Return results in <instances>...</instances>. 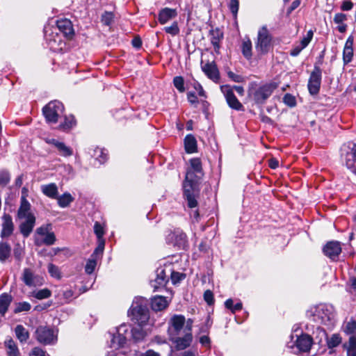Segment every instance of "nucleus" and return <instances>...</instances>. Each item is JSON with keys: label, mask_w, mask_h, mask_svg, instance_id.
<instances>
[{"label": "nucleus", "mask_w": 356, "mask_h": 356, "mask_svg": "<svg viewBox=\"0 0 356 356\" xmlns=\"http://www.w3.org/2000/svg\"><path fill=\"white\" fill-rule=\"evenodd\" d=\"M191 166L188 169L183 184L184 195L190 208L197 207L196 197L198 194V182L203 176L202 163L200 159L190 160Z\"/></svg>", "instance_id": "obj_1"}, {"label": "nucleus", "mask_w": 356, "mask_h": 356, "mask_svg": "<svg viewBox=\"0 0 356 356\" xmlns=\"http://www.w3.org/2000/svg\"><path fill=\"white\" fill-rule=\"evenodd\" d=\"M312 321L332 327L336 322L335 311L332 305L319 304L312 307L307 313Z\"/></svg>", "instance_id": "obj_2"}, {"label": "nucleus", "mask_w": 356, "mask_h": 356, "mask_svg": "<svg viewBox=\"0 0 356 356\" xmlns=\"http://www.w3.org/2000/svg\"><path fill=\"white\" fill-rule=\"evenodd\" d=\"M149 302L147 299L143 297H136L132 302L129 312L132 318L138 324L147 325L149 323Z\"/></svg>", "instance_id": "obj_3"}, {"label": "nucleus", "mask_w": 356, "mask_h": 356, "mask_svg": "<svg viewBox=\"0 0 356 356\" xmlns=\"http://www.w3.org/2000/svg\"><path fill=\"white\" fill-rule=\"evenodd\" d=\"M289 338V341L286 342V347L295 354L308 353L313 345V339L306 333L298 336L291 334Z\"/></svg>", "instance_id": "obj_4"}, {"label": "nucleus", "mask_w": 356, "mask_h": 356, "mask_svg": "<svg viewBox=\"0 0 356 356\" xmlns=\"http://www.w3.org/2000/svg\"><path fill=\"white\" fill-rule=\"evenodd\" d=\"M63 111V104L57 100L50 102L42 109L43 115L49 123H56Z\"/></svg>", "instance_id": "obj_5"}, {"label": "nucleus", "mask_w": 356, "mask_h": 356, "mask_svg": "<svg viewBox=\"0 0 356 356\" xmlns=\"http://www.w3.org/2000/svg\"><path fill=\"white\" fill-rule=\"evenodd\" d=\"M38 341L44 345H53L57 341V332L47 326H39L35 330Z\"/></svg>", "instance_id": "obj_6"}, {"label": "nucleus", "mask_w": 356, "mask_h": 356, "mask_svg": "<svg viewBox=\"0 0 356 356\" xmlns=\"http://www.w3.org/2000/svg\"><path fill=\"white\" fill-rule=\"evenodd\" d=\"M129 326L122 324L116 328L115 331L113 333L109 332L111 337L110 347L114 349H118L123 347L127 341L126 334L128 332Z\"/></svg>", "instance_id": "obj_7"}, {"label": "nucleus", "mask_w": 356, "mask_h": 356, "mask_svg": "<svg viewBox=\"0 0 356 356\" xmlns=\"http://www.w3.org/2000/svg\"><path fill=\"white\" fill-rule=\"evenodd\" d=\"M346 168L356 176V143L348 145L341 154Z\"/></svg>", "instance_id": "obj_8"}, {"label": "nucleus", "mask_w": 356, "mask_h": 356, "mask_svg": "<svg viewBox=\"0 0 356 356\" xmlns=\"http://www.w3.org/2000/svg\"><path fill=\"white\" fill-rule=\"evenodd\" d=\"M272 38L266 27L262 26L258 31L256 49L262 54L267 53L270 49Z\"/></svg>", "instance_id": "obj_9"}, {"label": "nucleus", "mask_w": 356, "mask_h": 356, "mask_svg": "<svg viewBox=\"0 0 356 356\" xmlns=\"http://www.w3.org/2000/svg\"><path fill=\"white\" fill-rule=\"evenodd\" d=\"M167 242L180 250H184L188 245V240L186 234L179 229H175L167 236Z\"/></svg>", "instance_id": "obj_10"}, {"label": "nucleus", "mask_w": 356, "mask_h": 356, "mask_svg": "<svg viewBox=\"0 0 356 356\" xmlns=\"http://www.w3.org/2000/svg\"><path fill=\"white\" fill-rule=\"evenodd\" d=\"M168 332L170 337L179 336L181 331L184 333L185 317L175 314L171 317L168 323Z\"/></svg>", "instance_id": "obj_11"}, {"label": "nucleus", "mask_w": 356, "mask_h": 356, "mask_svg": "<svg viewBox=\"0 0 356 356\" xmlns=\"http://www.w3.org/2000/svg\"><path fill=\"white\" fill-rule=\"evenodd\" d=\"M1 229L0 236L3 239L8 238L13 234L15 230V225L13 221V218L10 214L4 213L1 217Z\"/></svg>", "instance_id": "obj_12"}, {"label": "nucleus", "mask_w": 356, "mask_h": 356, "mask_svg": "<svg viewBox=\"0 0 356 356\" xmlns=\"http://www.w3.org/2000/svg\"><path fill=\"white\" fill-rule=\"evenodd\" d=\"M201 68L208 78L213 81H218L220 78L219 71L214 61H201Z\"/></svg>", "instance_id": "obj_13"}, {"label": "nucleus", "mask_w": 356, "mask_h": 356, "mask_svg": "<svg viewBox=\"0 0 356 356\" xmlns=\"http://www.w3.org/2000/svg\"><path fill=\"white\" fill-rule=\"evenodd\" d=\"M167 282L168 276L165 275V270L163 267H159L155 272V278L150 281V284L155 291L165 286Z\"/></svg>", "instance_id": "obj_14"}, {"label": "nucleus", "mask_w": 356, "mask_h": 356, "mask_svg": "<svg viewBox=\"0 0 356 356\" xmlns=\"http://www.w3.org/2000/svg\"><path fill=\"white\" fill-rule=\"evenodd\" d=\"M324 254L332 260H335L341 252V247L338 241H330L323 248Z\"/></svg>", "instance_id": "obj_15"}, {"label": "nucleus", "mask_w": 356, "mask_h": 356, "mask_svg": "<svg viewBox=\"0 0 356 356\" xmlns=\"http://www.w3.org/2000/svg\"><path fill=\"white\" fill-rule=\"evenodd\" d=\"M56 26L58 30L63 34L67 38H72L74 35L72 24L70 19H60L57 20Z\"/></svg>", "instance_id": "obj_16"}, {"label": "nucleus", "mask_w": 356, "mask_h": 356, "mask_svg": "<svg viewBox=\"0 0 356 356\" xmlns=\"http://www.w3.org/2000/svg\"><path fill=\"white\" fill-rule=\"evenodd\" d=\"M353 42L354 38L352 35H350L346 41L343 50V61L344 65L350 63L353 58Z\"/></svg>", "instance_id": "obj_17"}, {"label": "nucleus", "mask_w": 356, "mask_h": 356, "mask_svg": "<svg viewBox=\"0 0 356 356\" xmlns=\"http://www.w3.org/2000/svg\"><path fill=\"white\" fill-rule=\"evenodd\" d=\"M170 340L174 342L179 350H184L188 347L192 341V333L184 332L182 337L179 336L170 337Z\"/></svg>", "instance_id": "obj_18"}, {"label": "nucleus", "mask_w": 356, "mask_h": 356, "mask_svg": "<svg viewBox=\"0 0 356 356\" xmlns=\"http://www.w3.org/2000/svg\"><path fill=\"white\" fill-rule=\"evenodd\" d=\"M35 224V218L34 215H29L25 218V220L19 225V229L24 237H28L32 232Z\"/></svg>", "instance_id": "obj_19"}, {"label": "nucleus", "mask_w": 356, "mask_h": 356, "mask_svg": "<svg viewBox=\"0 0 356 356\" xmlns=\"http://www.w3.org/2000/svg\"><path fill=\"white\" fill-rule=\"evenodd\" d=\"M177 16V11L176 9L164 8L159 11L158 19L160 24H165L170 20L175 18Z\"/></svg>", "instance_id": "obj_20"}, {"label": "nucleus", "mask_w": 356, "mask_h": 356, "mask_svg": "<svg viewBox=\"0 0 356 356\" xmlns=\"http://www.w3.org/2000/svg\"><path fill=\"white\" fill-rule=\"evenodd\" d=\"M22 280L29 286H35L41 284L40 278L35 276L29 268H25L23 271Z\"/></svg>", "instance_id": "obj_21"}, {"label": "nucleus", "mask_w": 356, "mask_h": 356, "mask_svg": "<svg viewBox=\"0 0 356 356\" xmlns=\"http://www.w3.org/2000/svg\"><path fill=\"white\" fill-rule=\"evenodd\" d=\"M271 95V90H248V95L256 103L262 104Z\"/></svg>", "instance_id": "obj_22"}, {"label": "nucleus", "mask_w": 356, "mask_h": 356, "mask_svg": "<svg viewBox=\"0 0 356 356\" xmlns=\"http://www.w3.org/2000/svg\"><path fill=\"white\" fill-rule=\"evenodd\" d=\"M226 101L229 106L236 111H242L243 106L242 104L238 100L236 97L234 95L233 90H225L224 92Z\"/></svg>", "instance_id": "obj_23"}, {"label": "nucleus", "mask_w": 356, "mask_h": 356, "mask_svg": "<svg viewBox=\"0 0 356 356\" xmlns=\"http://www.w3.org/2000/svg\"><path fill=\"white\" fill-rule=\"evenodd\" d=\"M7 356H20V352L17 343L12 338H8L4 341Z\"/></svg>", "instance_id": "obj_24"}, {"label": "nucleus", "mask_w": 356, "mask_h": 356, "mask_svg": "<svg viewBox=\"0 0 356 356\" xmlns=\"http://www.w3.org/2000/svg\"><path fill=\"white\" fill-rule=\"evenodd\" d=\"M168 306L166 298L163 296H154L151 300V307L154 311H161Z\"/></svg>", "instance_id": "obj_25"}, {"label": "nucleus", "mask_w": 356, "mask_h": 356, "mask_svg": "<svg viewBox=\"0 0 356 356\" xmlns=\"http://www.w3.org/2000/svg\"><path fill=\"white\" fill-rule=\"evenodd\" d=\"M321 72L316 69L312 74L308 83V89H319L321 86Z\"/></svg>", "instance_id": "obj_26"}, {"label": "nucleus", "mask_w": 356, "mask_h": 356, "mask_svg": "<svg viewBox=\"0 0 356 356\" xmlns=\"http://www.w3.org/2000/svg\"><path fill=\"white\" fill-rule=\"evenodd\" d=\"M42 193L51 199H56L57 197L58 191V187L56 184L51 183L49 184L42 185L41 187Z\"/></svg>", "instance_id": "obj_27"}, {"label": "nucleus", "mask_w": 356, "mask_h": 356, "mask_svg": "<svg viewBox=\"0 0 356 356\" xmlns=\"http://www.w3.org/2000/svg\"><path fill=\"white\" fill-rule=\"evenodd\" d=\"M13 298L8 293H4L0 296V314L4 316L12 302Z\"/></svg>", "instance_id": "obj_28"}, {"label": "nucleus", "mask_w": 356, "mask_h": 356, "mask_svg": "<svg viewBox=\"0 0 356 356\" xmlns=\"http://www.w3.org/2000/svg\"><path fill=\"white\" fill-rule=\"evenodd\" d=\"M31 204L28 200L24 197L21 198V204L17 211V216L19 218H25L29 215H33L29 212Z\"/></svg>", "instance_id": "obj_29"}, {"label": "nucleus", "mask_w": 356, "mask_h": 356, "mask_svg": "<svg viewBox=\"0 0 356 356\" xmlns=\"http://www.w3.org/2000/svg\"><path fill=\"white\" fill-rule=\"evenodd\" d=\"M334 22L338 24L337 30L343 33L347 30V24L344 23L347 20V15L342 13L335 14L334 17Z\"/></svg>", "instance_id": "obj_30"}, {"label": "nucleus", "mask_w": 356, "mask_h": 356, "mask_svg": "<svg viewBox=\"0 0 356 356\" xmlns=\"http://www.w3.org/2000/svg\"><path fill=\"white\" fill-rule=\"evenodd\" d=\"M184 147L187 153H194L197 150V141L195 138L191 135H187L184 138Z\"/></svg>", "instance_id": "obj_31"}, {"label": "nucleus", "mask_w": 356, "mask_h": 356, "mask_svg": "<svg viewBox=\"0 0 356 356\" xmlns=\"http://www.w3.org/2000/svg\"><path fill=\"white\" fill-rule=\"evenodd\" d=\"M313 344L318 343L321 344L324 339H327L326 332L322 327L317 326L315 330L312 332Z\"/></svg>", "instance_id": "obj_32"}, {"label": "nucleus", "mask_w": 356, "mask_h": 356, "mask_svg": "<svg viewBox=\"0 0 356 356\" xmlns=\"http://www.w3.org/2000/svg\"><path fill=\"white\" fill-rule=\"evenodd\" d=\"M11 255V246L8 242H0V261L5 262Z\"/></svg>", "instance_id": "obj_33"}, {"label": "nucleus", "mask_w": 356, "mask_h": 356, "mask_svg": "<svg viewBox=\"0 0 356 356\" xmlns=\"http://www.w3.org/2000/svg\"><path fill=\"white\" fill-rule=\"evenodd\" d=\"M56 199L58 200V204L61 208L67 207L74 200L72 195L67 192L61 195H57Z\"/></svg>", "instance_id": "obj_34"}, {"label": "nucleus", "mask_w": 356, "mask_h": 356, "mask_svg": "<svg viewBox=\"0 0 356 356\" xmlns=\"http://www.w3.org/2000/svg\"><path fill=\"white\" fill-rule=\"evenodd\" d=\"M15 332L21 343L26 342L29 338L28 330L22 325H17L15 328Z\"/></svg>", "instance_id": "obj_35"}, {"label": "nucleus", "mask_w": 356, "mask_h": 356, "mask_svg": "<svg viewBox=\"0 0 356 356\" xmlns=\"http://www.w3.org/2000/svg\"><path fill=\"white\" fill-rule=\"evenodd\" d=\"M143 325L138 324L137 326L133 327L131 330L132 337L136 342L142 341L146 335V332L142 327Z\"/></svg>", "instance_id": "obj_36"}, {"label": "nucleus", "mask_w": 356, "mask_h": 356, "mask_svg": "<svg viewBox=\"0 0 356 356\" xmlns=\"http://www.w3.org/2000/svg\"><path fill=\"white\" fill-rule=\"evenodd\" d=\"M56 241L55 234L53 232H48L42 240H40L38 238L35 239V243L37 245H40L42 243L47 245H51L54 243Z\"/></svg>", "instance_id": "obj_37"}, {"label": "nucleus", "mask_w": 356, "mask_h": 356, "mask_svg": "<svg viewBox=\"0 0 356 356\" xmlns=\"http://www.w3.org/2000/svg\"><path fill=\"white\" fill-rule=\"evenodd\" d=\"M211 42L213 44L215 51L218 52L220 48V41L222 38V33H220L218 30H213L211 31Z\"/></svg>", "instance_id": "obj_38"}, {"label": "nucleus", "mask_w": 356, "mask_h": 356, "mask_svg": "<svg viewBox=\"0 0 356 356\" xmlns=\"http://www.w3.org/2000/svg\"><path fill=\"white\" fill-rule=\"evenodd\" d=\"M76 122L74 117L72 115H65L64 122L60 124V129L67 131L76 126Z\"/></svg>", "instance_id": "obj_39"}, {"label": "nucleus", "mask_w": 356, "mask_h": 356, "mask_svg": "<svg viewBox=\"0 0 356 356\" xmlns=\"http://www.w3.org/2000/svg\"><path fill=\"white\" fill-rule=\"evenodd\" d=\"M56 145H57L56 148L57 149L60 155L65 157L72 155V149L67 146L64 143L60 142L58 144Z\"/></svg>", "instance_id": "obj_40"}, {"label": "nucleus", "mask_w": 356, "mask_h": 356, "mask_svg": "<svg viewBox=\"0 0 356 356\" xmlns=\"http://www.w3.org/2000/svg\"><path fill=\"white\" fill-rule=\"evenodd\" d=\"M225 306L227 309H229L233 314L241 310L243 308V305L241 302H238L234 305V301L232 298H229L225 302Z\"/></svg>", "instance_id": "obj_41"}, {"label": "nucleus", "mask_w": 356, "mask_h": 356, "mask_svg": "<svg viewBox=\"0 0 356 356\" xmlns=\"http://www.w3.org/2000/svg\"><path fill=\"white\" fill-rule=\"evenodd\" d=\"M327 344L329 348H333L339 345L341 338L339 334H333L330 338L327 337Z\"/></svg>", "instance_id": "obj_42"}, {"label": "nucleus", "mask_w": 356, "mask_h": 356, "mask_svg": "<svg viewBox=\"0 0 356 356\" xmlns=\"http://www.w3.org/2000/svg\"><path fill=\"white\" fill-rule=\"evenodd\" d=\"M348 356H356V335L350 336L347 347Z\"/></svg>", "instance_id": "obj_43"}, {"label": "nucleus", "mask_w": 356, "mask_h": 356, "mask_svg": "<svg viewBox=\"0 0 356 356\" xmlns=\"http://www.w3.org/2000/svg\"><path fill=\"white\" fill-rule=\"evenodd\" d=\"M92 156L99 161L100 163H104L107 159V153L104 149L97 147L94 149Z\"/></svg>", "instance_id": "obj_44"}, {"label": "nucleus", "mask_w": 356, "mask_h": 356, "mask_svg": "<svg viewBox=\"0 0 356 356\" xmlns=\"http://www.w3.org/2000/svg\"><path fill=\"white\" fill-rule=\"evenodd\" d=\"M343 331L351 336L356 335V321L351 319L343 325Z\"/></svg>", "instance_id": "obj_45"}, {"label": "nucleus", "mask_w": 356, "mask_h": 356, "mask_svg": "<svg viewBox=\"0 0 356 356\" xmlns=\"http://www.w3.org/2000/svg\"><path fill=\"white\" fill-rule=\"evenodd\" d=\"M97 266V257L92 254L90 258L87 261L85 266V271L88 274H91L95 270Z\"/></svg>", "instance_id": "obj_46"}, {"label": "nucleus", "mask_w": 356, "mask_h": 356, "mask_svg": "<svg viewBox=\"0 0 356 356\" xmlns=\"http://www.w3.org/2000/svg\"><path fill=\"white\" fill-rule=\"evenodd\" d=\"M10 181V175L7 170H0V187H6Z\"/></svg>", "instance_id": "obj_47"}, {"label": "nucleus", "mask_w": 356, "mask_h": 356, "mask_svg": "<svg viewBox=\"0 0 356 356\" xmlns=\"http://www.w3.org/2000/svg\"><path fill=\"white\" fill-rule=\"evenodd\" d=\"M242 53L243 56L249 59L252 56V43L250 40L244 41L242 44Z\"/></svg>", "instance_id": "obj_48"}, {"label": "nucleus", "mask_w": 356, "mask_h": 356, "mask_svg": "<svg viewBox=\"0 0 356 356\" xmlns=\"http://www.w3.org/2000/svg\"><path fill=\"white\" fill-rule=\"evenodd\" d=\"M33 296L37 299L42 300L51 296V291L47 289H43L33 293Z\"/></svg>", "instance_id": "obj_49"}, {"label": "nucleus", "mask_w": 356, "mask_h": 356, "mask_svg": "<svg viewBox=\"0 0 356 356\" xmlns=\"http://www.w3.org/2000/svg\"><path fill=\"white\" fill-rule=\"evenodd\" d=\"M283 102L289 107H294L296 105V97L290 93H286L283 97Z\"/></svg>", "instance_id": "obj_50"}, {"label": "nucleus", "mask_w": 356, "mask_h": 356, "mask_svg": "<svg viewBox=\"0 0 356 356\" xmlns=\"http://www.w3.org/2000/svg\"><path fill=\"white\" fill-rule=\"evenodd\" d=\"M31 305L27 302H22L17 303L14 312L15 314L20 313L22 312H28L31 309Z\"/></svg>", "instance_id": "obj_51"}, {"label": "nucleus", "mask_w": 356, "mask_h": 356, "mask_svg": "<svg viewBox=\"0 0 356 356\" xmlns=\"http://www.w3.org/2000/svg\"><path fill=\"white\" fill-rule=\"evenodd\" d=\"M164 31L172 35H177L179 33V29L177 22H173L170 26H165Z\"/></svg>", "instance_id": "obj_52"}, {"label": "nucleus", "mask_w": 356, "mask_h": 356, "mask_svg": "<svg viewBox=\"0 0 356 356\" xmlns=\"http://www.w3.org/2000/svg\"><path fill=\"white\" fill-rule=\"evenodd\" d=\"M48 272L54 277L58 279L60 277L59 268L53 264H49L48 265Z\"/></svg>", "instance_id": "obj_53"}, {"label": "nucleus", "mask_w": 356, "mask_h": 356, "mask_svg": "<svg viewBox=\"0 0 356 356\" xmlns=\"http://www.w3.org/2000/svg\"><path fill=\"white\" fill-rule=\"evenodd\" d=\"M313 31L309 30L307 35L301 40L300 45L304 49L309 44L313 38Z\"/></svg>", "instance_id": "obj_54"}, {"label": "nucleus", "mask_w": 356, "mask_h": 356, "mask_svg": "<svg viewBox=\"0 0 356 356\" xmlns=\"http://www.w3.org/2000/svg\"><path fill=\"white\" fill-rule=\"evenodd\" d=\"M94 231L95 233L98 238V241H100L101 239H103V236L104 234V228L99 223L95 222L94 225Z\"/></svg>", "instance_id": "obj_55"}, {"label": "nucleus", "mask_w": 356, "mask_h": 356, "mask_svg": "<svg viewBox=\"0 0 356 356\" xmlns=\"http://www.w3.org/2000/svg\"><path fill=\"white\" fill-rule=\"evenodd\" d=\"M185 278V275L179 272H171V280L173 284H177Z\"/></svg>", "instance_id": "obj_56"}, {"label": "nucleus", "mask_w": 356, "mask_h": 356, "mask_svg": "<svg viewBox=\"0 0 356 356\" xmlns=\"http://www.w3.org/2000/svg\"><path fill=\"white\" fill-rule=\"evenodd\" d=\"M239 2L238 0H230L229 8L232 13L236 16L238 10Z\"/></svg>", "instance_id": "obj_57"}, {"label": "nucleus", "mask_w": 356, "mask_h": 356, "mask_svg": "<svg viewBox=\"0 0 356 356\" xmlns=\"http://www.w3.org/2000/svg\"><path fill=\"white\" fill-rule=\"evenodd\" d=\"M173 84L177 89H184V80L182 76H177L173 79Z\"/></svg>", "instance_id": "obj_58"}, {"label": "nucleus", "mask_w": 356, "mask_h": 356, "mask_svg": "<svg viewBox=\"0 0 356 356\" xmlns=\"http://www.w3.org/2000/svg\"><path fill=\"white\" fill-rule=\"evenodd\" d=\"M204 299L209 305H213L214 302L213 294L210 290H207L204 293Z\"/></svg>", "instance_id": "obj_59"}, {"label": "nucleus", "mask_w": 356, "mask_h": 356, "mask_svg": "<svg viewBox=\"0 0 356 356\" xmlns=\"http://www.w3.org/2000/svg\"><path fill=\"white\" fill-rule=\"evenodd\" d=\"M50 229V225L41 226L36 229V234L39 236H44L49 232Z\"/></svg>", "instance_id": "obj_60"}, {"label": "nucleus", "mask_w": 356, "mask_h": 356, "mask_svg": "<svg viewBox=\"0 0 356 356\" xmlns=\"http://www.w3.org/2000/svg\"><path fill=\"white\" fill-rule=\"evenodd\" d=\"M353 3L350 0H344L342 1L341 9L343 11L350 10L353 8Z\"/></svg>", "instance_id": "obj_61"}, {"label": "nucleus", "mask_w": 356, "mask_h": 356, "mask_svg": "<svg viewBox=\"0 0 356 356\" xmlns=\"http://www.w3.org/2000/svg\"><path fill=\"white\" fill-rule=\"evenodd\" d=\"M30 356H49V355H46V353L44 350H43L42 349L40 348H34L31 354H30Z\"/></svg>", "instance_id": "obj_62"}, {"label": "nucleus", "mask_w": 356, "mask_h": 356, "mask_svg": "<svg viewBox=\"0 0 356 356\" xmlns=\"http://www.w3.org/2000/svg\"><path fill=\"white\" fill-rule=\"evenodd\" d=\"M104 248V240L101 239L100 241H99L98 247L95 249V250L94 251L92 254H94L95 257H97L98 254H102L103 252Z\"/></svg>", "instance_id": "obj_63"}, {"label": "nucleus", "mask_w": 356, "mask_h": 356, "mask_svg": "<svg viewBox=\"0 0 356 356\" xmlns=\"http://www.w3.org/2000/svg\"><path fill=\"white\" fill-rule=\"evenodd\" d=\"M187 97H188V101L191 104H195V103L197 102V96L196 95V92L194 91V90L193 91H190L187 94Z\"/></svg>", "instance_id": "obj_64"}]
</instances>
